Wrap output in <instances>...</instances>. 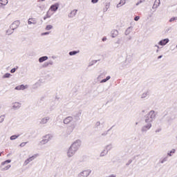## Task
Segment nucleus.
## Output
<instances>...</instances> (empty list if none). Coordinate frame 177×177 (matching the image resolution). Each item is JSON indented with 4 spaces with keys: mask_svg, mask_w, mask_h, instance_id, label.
I'll use <instances>...</instances> for the list:
<instances>
[{
    "mask_svg": "<svg viewBox=\"0 0 177 177\" xmlns=\"http://www.w3.org/2000/svg\"><path fill=\"white\" fill-rule=\"evenodd\" d=\"M73 121L74 118H73V116H68L63 120V124H64L65 125H68L69 124H71V125L68 126L66 129L67 135H71V133H73V132L74 131V129H75V128L77 127V123Z\"/></svg>",
    "mask_w": 177,
    "mask_h": 177,
    "instance_id": "obj_1",
    "label": "nucleus"
},
{
    "mask_svg": "<svg viewBox=\"0 0 177 177\" xmlns=\"http://www.w3.org/2000/svg\"><path fill=\"white\" fill-rule=\"evenodd\" d=\"M157 114L156 111H150L147 115H145V121L146 124H151L156 120Z\"/></svg>",
    "mask_w": 177,
    "mask_h": 177,
    "instance_id": "obj_2",
    "label": "nucleus"
},
{
    "mask_svg": "<svg viewBox=\"0 0 177 177\" xmlns=\"http://www.w3.org/2000/svg\"><path fill=\"white\" fill-rule=\"evenodd\" d=\"M71 147L76 151H78V149L81 147V140H76L71 144Z\"/></svg>",
    "mask_w": 177,
    "mask_h": 177,
    "instance_id": "obj_3",
    "label": "nucleus"
},
{
    "mask_svg": "<svg viewBox=\"0 0 177 177\" xmlns=\"http://www.w3.org/2000/svg\"><path fill=\"white\" fill-rule=\"evenodd\" d=\"M75 153H77V151H75V149H74V148H73L70 146V147L67 150L66 156H67L68 158H71V157H74V156L75 155Z\"/></svg>",
    "mask_w": 177,
    "mask_h": 177,
    "instance_id": "obj_4",
    "label": "nucleus"
},
{
    "mask_svg": "<svg viewBox=\"0 0 177 177\" xmlns=\"http://www.w3.org/2000/svg\"><path fill=\"white\" fill-rule=\"evenodd\" d=\"M91 172L92 170L91 169L83 170L77 174V177H88L89 175H91Z\"/></svg>",
    "mask_w": 177,
    "mask_h": 177,
    "instance_id": "obj_5",
    "label": "nucleus"
},
{
    "mask_svg": "<svg viewBox=\"0 0 177 177\" xmlns=\"http://www.w3.org/2000/svg\"><path fill=\"white\" fill-rule=\"evenodd\" d=\"M39 156V154L38 153H35L33 156H30V158H27L24 162V165H28V164H30V162H31V161H34V160H35V158H37V157H38Z\"/></svg>",
    "mask_w": 177,
    "mask_h": 177,
    "instance_id": "obj_6",
    "label": "nucleus"
},
{
    "mask_svg": "<svg viewBox=\"0 0 177 177\" xmlns=\"http://www.w3.org/2000/svg\"><path fill=\"white\" fill-rule=\"evenodd\" d=\"M52 138L50 137V135H46L44 137L43 140L40 142L41 145H46L49 140H50Z\"/></svg>",
    "mask_w": 177,
    "mask_h": 177,
    "instance_id": "obj_7",
    "label": "nucleus"
},
{
    "mask_svg": "<svg viewBox=\"0 0 177 177\" xmlns=\"http://www.w3.org/2000/svg\"><path fill=\"white\" fill-rule=\"evenodd\" d=\"M152 124L151 123H147V124L144 125L142 129H141V132H147L149 131V129H150V128H151Z\"/></svg>",
    "mask_w": 177,
    "mask_h": 177,
    "instance_id": "obj_8",
    "label": "nucleus"
},
{
    "mask_svg": "<svg viewBox=\"0 0 177 177\" xmlns=\"http://www.w3.org/2000/svg\"><path fill=\"white\" fill-rule=\"evenodd\" d=\"M19 26H20V21H15L10 26V28H12V30H15L19 28Z\"/></svg>",
    "mask_w": 177,
    "mask_h": 177,
    "instance_id": "obj_9",
    "label": "nucleus"
},
{
    "mask_svg": "<svg viewBox=\"0 0 177 177\" xmlns=\"http://www.w3.org/2000/svg\"><path fill=\"white\" fill-rule=\"evenodd\" d=\"M77 12H78V10L74 9L71 11V12L68 15V19H74L75 16H77Z\"/></svg>",
    "mask_w": 177,
    "mask_h": 177,
    "instance_id": "obj_10",
    "label": "nucleus"
},
{
    "mask_svg": "<svg viewBox=\"0 0 177 177\" xmlns=\"http://www.w3.org/2000/svg\"><path fill=\"white\" fill-rule=\"evenodd\" d=\"M49 120H50L49 116L41 118L39 122L40 125H45V124H48V121H49Z\"/></svg>",
    "mask_w": 177,
    "mask_h": 177,
    "instance_id": "obj_11",
    "label": "nucleus"
},
{
    "mask_svg": "<svg viewBox=\"0 0 177 177\" xmlns=\"http://www.w3.org/2000/svg\"><path fill=\"white\" fill-rule=\"evenodd\" d=\"M27 88H28V85L21 84L16 86L15 89V91H24V89H27Z\"/></svg>",
    "mask_w": 177,
    "mask_h": 177,
    "instance_id": "obj_12",
    "label": "nucleus"
},
{
    "mask_svg": "<svg viewBox=\"0 0 177 177\" xmlns=\"http://www.w3.org/2000/svg\"><path fill=\"white\" fill-rule=\"evenodd\" d=\"M59 3H56L50 7V10H51L52 12H56L57 9H59Z\"/></svg>",
    "mask_w": 177,
    "mask_h": 177,
    "instance_id": "obj_13",
    "label": "nucleus"
},
{
    "mask_svg": "<svg viewBox=\"0 0 177 177\" xmlns=\"http://www.w3.org/2000/svg\"><path fill=\"white\" fill-rule=\"evenodd\" d=\"M168 42H169V39H165L160 40L158 42V45H160V46H164L167 45V44H168Z\"/></svg>",
    "mask_w": 177,
    "mask_h": 177,
    "instance_id": "obj_14",
    "label": "nucleus"
},
{
    "mask_svg": "<svg viewBox=\"0 0 177 177\" xmlns=\"http://www.w3.org/2000/svg\"><path fill=\"white\" fill-rule=\"evenodd\" d=\"M95 127L97 129H102L104 128V125L103 123H101L100 121H97L96 122Z\"/></svg>",
    "mask_w": 177,
    "mask_h": 177,
    "instance_id": "obj_15",
    "label": "nucleus"
},
{
    "mask_svg": "<svg viewBox=\"0 0 177 177\" xmlns=\"http://www.w3.org/2000/svg\"><path fill=\"white\" fill-rule=\"evenodd\" d=\"M12 104H13L12 105L13 110H19V109H20V107H21V104H20L19 102H15Z\"/></svg>",
    "mask_w": 177,
    "mask_h": 177,
    "instance_id": "obj_16",
    "label": "nucleus"
},
{
    "mask_svg": "<svg viewBox=\"0 0 177 177\" xmlns=\"http://www.w3.org/2000/svg\"><path fill=\"white\" fill-rule=\"evenodd\" d=\"M28 24H33L34 26H35V24H37V19H35V18H29L28 20Z\"/></svg>",
    "mask_w": 177,
    "mask_h": 177,
    "instance_id": "obj_17",
    "label": "nucleus"
},
{
    "mask_svg": "<svg viewBox=\"0 0 177 177\" xmlns=\"http://www.w3.org/2000/svg\"><path fill=\"white\" fill-rule=\"evenodd\" d=\"M111 35L112 38H115L118 36V30L113 29L111 31Z\"/></svg>",
    "mask_w": 177,
    "mask_h": 177,
    "instance_id": "obj_18",
    "label": "nucleus"
},
{
    "mask_svg": "<svg viewBox=\"0 0 177 177\" xmlns=\"http://www.w3.org/2000/svg\"><path fill=\"white\" fill-rule=\"evenodd\" d=\"M160 3H161V1L160 0H155L152 9H157V8L160 6Z\"/></svg>",
    "mask_w": 177,
    "mask_h": 177,
    "instance_id": "obj_19",
    "label": "nucleus"
},
{
    "mask_svg": "<svg viewBox=\"0 0 177 177\" xmlns=\"http://www.w3.org/2000/svg\"><path fill=\"white\" fill-rule=\"evenodd\" d=\"M48 56H43L39 58V63H44V62H46L48 60Z\"/></svg>",
    "mask_w": 177,
    "mask_h": 177,
    "instance_id": "obj_20",
    "label": "nucleus"
},
{
    "mask_svg": "<svg viewBox=\"0 0 177 177\" xmlns=\"http://www.w3.org/2000/svg\"><path fill=\"white\" fill-rule=\"evenodd\" d=\"M127 3L126 0H120L119 3L116 6V8H121V6H124Z\"/></svg>",
    "mask_w": 177,
    "mask_h": 177,
    "instance_id": "obj_21",
    "label": "nucleus"
},
{
    "mask_svg": "<svg viewBox=\"0 0 177 177\" xmlns=\"http://www.w3.org/2000/svg\"><path fill=\"white\" fill-rule=\"evenodd\" d=\"M15 32V30H13L12 28H8L6 32V35H12V34H13V32Z\"/></svg>",
    "mask_w": 177,
    "mask_h": 177,
    "instance_id": "obj_22",
    "label": "nucleus"
},
{
    "mask_svg": "<svg viewBox=\"0 0 177 177\" xmlns=\"http://www.w3.org/2000/svg\"><path fill=\"white\" fill-rule=\"evenodd\" d=\"M167 161H168V156H165L164 158H162L160 160V164H164V162H167Z\"/></svg>",
    "mask_w": 177,
    "mask_h": 177,
    "instance_id": "obj_23",
    "label": "nucleus"
},
{
    "mask_svg": "<svg viewBox=\"0 0 177 177\" xmlns=\"http://www.w3.org/2000/svg\"><path fill=\"white\" fill-rule=\"evenodd\" d=\"M111 149H113V144H109V145L105 146V148H104V149L108 151V152L110 151V150H111Z\"/></svg>",
    "mask_w": 177,
    "mask_h": 177,
    "instance_id": "obj_24",
    "label": "nucleus"
},
{
    "mask_svg": "<svg viewBox=\"0 0 177 177\" xmlns=\"http://www.w3.org/2000/svg\"><path fill=\"white\" fill-rule=\"evenodd\" d=\"M111 78V76H107L105 79H103L100 81V84H104V82H107V81H109V80H110Z\"/></svg>",
    "mask_w": 177,
    "mask_h": 177,
    "instance_id": "obj_25",
    "label": "nucleus"
},
{
    "mask_svg": "<svg viewBox=\"0 0 177 177\" xmlns=\"http://www.w3.org/2000/svg\"><path fill=\"white\" fill-rule=\"evenodd\" d=\"M175 151H176V150L173 149L171 151L167 153V156L172 157V154H175Z\"/></svg>",
    "mask_w": 177,
    "mask_h": 177,
    "instance_id": "obj_26",
    "label": "nucleus"
},
{
    "mask_svg": "<svg viewBox=\"0 0 177 177\" xmlns=\"http://www.w3.org/2000/svg\"><path fill=\"white\" fill-rule=\"evenodd\" d=\"M108 151H106V149H104L101 153H100V157H104V156H106V154L108 153Z\"/></svg>",
    "mask_w": 177,
    "mask_h": 177,
    "instance_id": "obj_27",
    "label": "nucleus"
},
{
    "mask_svg": "<svg viewBox=\"0 0 177 177\" xmlns=\"http://www.w3.org/2000/svg\"><path fill=\"white\" fill-rule=\"evenodd\" d=\"M131 31H132V28H128L124 32L125 35H129V34H131Z\"/></svg>",
    "mask_w": 177,
    "mask_h": 177,
    "instance_id": "obj_28",
    "label": "nucleus"
},
{
    "mask_svg": "<svg viewBox=\"0 0 177 177\" xmlns=\"http://www.w3.org/2000/svg\"><path fill=\"white\" fill-rule=\"evenodd\" d=\"M106 73L104 72V73H102L100 75H98L97 77V80H100L102 78H104L106 77Z\"/></svg>",
    "mask_w": 177,
    "mask_h": 177,
    "instance_id": "obj_29",
    "label": "nucleus"
},
{
    "mask_svg": "<svg viewBox=\"0 0 177 177\" xmlns=\"http://www.w3.org/2000/svg\"><path fill=\"white\" fill-rule=\"evenodd\" d=\"M77 53H80V51H75V50L71 51V52H69V55L70 56H75V55H77Z\"/></svg>",
    "mask_w": 177,
    "mask_h": 177,
    "instance_id": "obj_30",
    "label": "nucleus"
},
{
    "mask_svg": "<svg viewBox=\"0 0 177 177\" xmlns=\"http://www.w3.org/2000/svg\"><path fill=\"white\" fill-rule=\"evenodd\" d=\"M0 5H3V6L8 5V0H0Z\"/></svg>",
    "mask_w": 177,
    "mask_h": 177,
    "instance_id": "obj_31",
    "label": "nucleus"
},
{
    "mask_svg": "<svg viewBox=\"0 0 177 177\" xmlns=\"http://www.w3.org/2000/svg\"><path fill=\"white\" fill-rule=\"evenodd\" d=\"M19 136H20V135H17V136H16V135L11 136L10 137V140H16V139H17V138H19Z\"/></svg>",
    "mask_w": 177,
    "mask_h": 177,
    "instance_id": "obj_32",
    "label": "nucleus"
},
{
    "mask_svg": "<svg viewBox=\"0 0 177 177\" xmlns=\"http://www.w3.org/2000/svg\"><path fill=\"white\" fill-rule=\"evenodd\" d=\"M12 76V75L10 73H6L2 76L3 79L5 78H10V77Z\"/></svg>",
    "mask_w": 177,
    "mask_h": 177,
    "instance_id": "obj_33",
    "label": "nucleus"
},
{
    "mask_svg": "<svg viewBox=\"0 0 177 177\" xmlns=\"http://www.w3.org/2000/svg\"><path fill=\"white\" fill-rule=\"evenodd\" d=\"M38 8L40 9V10H44V9H45V4H39Z\"/></svg>",
    "mask_w": 177,
    "mask_h": 177,
    "instance_id": "obj_34",
    "label": "nucleus"
},
{
    "mask_svg": "<svg viewBox=\"0 0 177 177\" xmlns=\"http://www.w3.org/2000/svg\"><path fill=\"white\" fill-rule=\"evenodd\" d=\"M10 167H12V166L10 165H8L6 166L5 167H2L1 171H8V169H9V168H10Z\"/></svg>",
    "mask_w": 177,
    "mask_h": 177,
    "instance_id": "obj_35",
    "label": "nucleus"
},
{
    "mask_svg": "<svg viewBox=\"0 0 177 177\" xmlns=\"http://www.w3.org/2000/svg\"><path fill=\"white\" fill-rule=\"evenodd\" d=\"M10 162H12V160H6V161L1 162V167L3 166V165H5L6 164H9V163H10Z\"/></svg>",
    "mask_w": 177,
    "mask_h": 177,
    "instance_id": "obj_36",
    "label": "nucleus"
},
{
    "mask_svg": "<svg viewBox=\"0 0 177 177\" xmlns=\"http://www.w3.org/2000/svg\"><path fill=\"white\" fill-rule=\"evenodd\" d=\"M110 8V3H107L105 6V8H104L103 11L104 12H107L109 10V8Z\"/></svg>",
    "mask_w": 177,
    "mask_h": 177,
    "instance_id": "obj_37",
    "label": "nucleus"
},
{
    "mask_svg": "<svg viewBox=\"0 0 177 177\" xmlns=\"http://www.w3.org/2000/svg\"><path fill=\"white\" fill-rule=\"evenodd\" d=\"M147 93H148V92L143 93L141 95V99H145V98L147 97Z\"/></svg>",
    "mask_w": 177,
    "mask_h": 177,
    "instance_id": "obj_38",
    "label": "nucleus"
},
{
    "mask_svg": "<svg viewBox=\"0 0 177 177\" xmlns=\"http://www.w3.org/2000/svg\"><path fill=\"white\" fill-rule=\"evenodd\" d=\"M3 121H5V115H2L0 116V124H1V122H3Z\"/></svg>",
    "mask_w": 177,
    "mask_h": 177,
    "instance_id": "obj_39",
    "label": "nucleus"
},
{
    "mask_svg": "<svg viewBox=\"0 0 177 177\" xmlns=\"http://www.w3.org/2000/svg\"><path fill=\"white\" fill-rule=\"evenodd\" d=\"M52 28H53V26L52 25H48V26L46 27V31H49V30H52Z\"/></svg>",
    "mask_w": 177,
    "mask_h": 177,
    "instance_id": "obj_40",
    "label": "nucleus"
},
{
    "mask_svg": "<svg viewBox=\"0 0 177 177\" xmlns=\"http://www.w3.org/2000/svg\"><path fill=\"white\" fill-rule=\"evenodd\" d=\"M50 17V15H49V11L47 12L46 16L44 17V20H46L47 19H49Z\"/></svg>",
    "mask_w": 177,
    "mask_h": 177,
    "instance_id": "obj_41",
    "label": "nucleus"
},
{
    "mask_svg": "<svg viewBox=\"0 0 177 177\" xmlns=\"http://www.w3.org/2000/svg\"><path fill=\"white\" fill-rule=\"evenodd\" d=\"M145 0H140L138 2H137V3L136 4V6H139V5H140V3H142V2H145Z\"/></svg>",
    "mask_w": 177,
    "mask_h": 177,
    "instance_id": "obj_42",
    "label": "nucleus"
},
{
    "mask_svg": "<svg viewBox=\"0 0 177 177\" xmlns=\"http://www.w3.org/2000/svg\"><path fill=\"white\" fill-rule=\"evenodd\" d=\"M50 32H46L41 34V35L43 37L44 35H49Z\"/></svg>",
    "mask_w": 177,
    "mask_h": 177,
    "instance_id": "obj_43",
    "label": "nucleus"
},
{
    "mask_svg": "<svg viewBox=\"0 0 177 177\" xmlns=\"http://www.w3.org/2000/svg\"><path fill=\"white\" fill-rule=\"evenodd\" d=\"M26 145H27V142H22L19 145L20 147H24V146H26Z\"/></svg>",
    "mask_w": 177,
    "mask_h": 177,
    "instance_id": "obj_44",
    "label": "nucleus"
},
{
    "mask_svg": "<svg viewBox=\"0 0 177 177\" xmlns=\"http://www.w3.org/2000/svg\"><path fill=\"white\" fill-rule=\"evenodd\" d=\"M175 20H176V17H172L169 19V22L172 23V21H175Z\"/></svg>",
    "mask_w": 177,
    "mask_h": 177,
    "instance_id": "obj_45",
    "label": "nucleus"
},
{
    "mask_svg": "<svg viewBox=\"0 0 177 177\" xmlns=\"http://www.w3.org/2000/svg\"><path fill=\"white\" fill-rule=\"evenodd\" d=\"M123 68H125V67H127V66H128V64H127V62H124L122 64Z\"/></svg>",
    "mask_w": 177,
    "mask_h": 177,
    "instance_id": "obj_46",
    "label": "nucleus"
},
{
    "mask_svg": "<svg viewBox=\"0 0 177 177\" xmlns=\"http://www.w3.org/2000/svg\"><path fill=\"white\" fill-rule=\"evenodd\" d=\"M132 160L131 159H130L129 161H128V162L126 164V165H127V167H128V165H129L130 164H132Z\"/></svg>",
    "mask_w": 177,
    "mask_h": 177,
    "instance_id": "obj_47",
    "label": "nucleus"
},
{
    "mask_svg": "<svg viewBox=\"0 0 177 177\" xmlns=\"http://www.w3.org/2000/svg\"><path fill=\"white\" fill-rule=\"evenodd\" d=\"M139 19H140V17H139V16H136L134 17L135 21H138L139 20Z\"/></svg>",
    "mask_w": 177,
    "mask_h": 177,
    "instance_id": "obj_48",
    "label": "nucleus"
},
{
    "mask_svg": "<svg viewBox=\"0 0 177 177\" xmlns=\"http://www.w3.org/2000/svg\"><path fill=\"white\" fill-rule=\"evenodd\" d=\"M117 45H120L121 44V39H118L116 42H115Z\"/></svg>",
    "mask_w": 177,
    "mask_h": 177,
    "instance_id": "obj_49",
    "label": "nucleus"
},
{
    "mask_svg": "<svg viewBox=\"0 0 177 177\" xmlns=\"http://www.w3.org/2000/svg\"><path fill=\"white\" fill-rule=\"evenodd\" d=\"M10 73H11L12 74L16 73V68H14L11 69Z\"/></svg>",
    "mask_w": 177,
    "mask_h": 177,
    "instance_id": "obj_50",
    "label": "nucleus"
},
{
    "mask_svg": "<svg viewBox=\"0 0 177 177\" xmlns=\"http://www.w3.org/2000/svg\"><path fill=\"white\" fill-rule=\"evenodd\" d=\"M49 66L48 62H46L44 64L43 67H48Z\"/></svg>",
    "mask_w": 177,
    "mask_h": 177,
    "instance_id": "obj_51",
    "label": "nucleus"
},
{
    "mask_svg": "<svg viewBox=\"0 0 177 177\" xmlns=\"http://www.w3.org/2000/svg\"><path fill=\"white\" fill-rule=\"evenodd\" d=\"M48 63V66H53V61H50Z\"/></svg>",
    "mask_w": 177,
    "mask_h": 177,
    "instance_id": "obj_52",
    "label": "nucleus"
},
{
    "mask_svg": "<svg viewBox=\"0 0 177 177\" xmlns=\"http://www.w3.org/2000/svg\"><path fill=\"white\" fill-rule=\"evenodd\" d=\"M99 0H91L92 3H97Z\"/></svg>",
    "mask_w": 177,
    "mask_h": 177,
    "instance_id": "obj_53",
    "label": "nucleus"
},
{
    "mask_svg": "<svg viewBox=\"0 0 177 177\" xmlns=\"http://www.w3.org/2000/svg\"><path fill=\"white\" fill-rule=\"evenodd\" d=\"M158 132H161V129L156 130V133H158Z\"/></svg>",
    "mask_w": 177,
    "mask_h": 177,
    "instance_id": "obj_54",
    "label": "nucleus"
},
{
    "mask_svg": "<svg viewBox=\"0 0 177 177\" xmlns=\"http://www.w3.org/2000/svg\"><path fill=\"white\" fill-rule=\"evenodd\" d=\"M106 39H107V38L104 37V38L102 39V41H106Z\"/></svg>",
    "mask_w": 177,
    "mask_h": 177,
    "instance_id": "obj_55",
    "label": "nucleus"
},
{
    "mask_svg": "<svg viewBox=\"0 0 177 177\" xmlns=\"http://www.w3.org/2000/svg\"><path fill=\"white\" fill-rule=\"evenodd\" d=\"M162 57V55H160L158 57V59H161Z\"/></svg>",
    "mask_w": 177,
    "mask_h": 177,
    "instance_id": "obj_56",
    "label": "nucleus"
},
{
    "mask_svg": "<svg viewBox=\"0 0 177 177\" xmlns=\"http://www.w3.org/2000/svg\"><path fill=\"white\" fill-rule=\"evenodd\" d=\"M171 50H175V48L174 47H171Z\"/></svg>",
    "mask_w": 177,
    "mask_h": 177,
    "instance_id": "obj_57",
    "label": "nucleus"
},
{
    "mask_svg": "<svg viewBox=\"0 0 177 177\" xmlns=\"http://www.w3.org/2000/svg\"><path fill=\"white\" fill-rule=\"evenodd\" d=\"M156 48H158V49H160V46H157V45H156L155 46Z\"/></svg>",
    "mask_w": 177,
    "mask_h": 177,
    "instance_id": "obj_58",
    "label": "nucleus"
},
{
    "mask_svg": "<svg viewBox=\"0 0 177 177\" xmlns=\"http://www.w3.org/2000/svg\"><path fill=\"white\" fill-rule=\"evenodd\" d=\"M44 1H45V0H39L38 2H41V1L44 2Z\"/></svg>",
    "mask_w": 177,
    "mask_h": 177,
    "instance_id": "obj_59",
    "label": "nucleus"
},
{
    "mask_svg": "<svg viewBox=\"0 0 177 177\" xmlns=\"http://www.w3.org/2000/svg\"><path fill=\"white\" fill-rule=\"evenodd\" d=\"M171 120H175V116L172 117Z\"/></svg>",
    "mask_w": 177,
    "mask_h": 177,
    "instance_id": "obj_60",
    "label": "nucleus"
},
{
    "mask_svg": "<svg viewBox=\"0 0 177 177\" xmlns=\"http://www.w3.org/2000/svg\"><path fill=\"white\" fill-rule=\"evenodd\" d=\"M110 177H115V175H111Z\"/></svg>",
    "mask_w": 177,
    "mask_h": 177,
    "instance_id": "obj_61",
    "label": "nucleus"
},
{
    "mask_svg": "<svg viewBox=\"0 0 177 177\" xmlns=\"http://www.w3.org/2000/svg\"><path fill=\"white\" fill-rule=\"evenodd\" d=\"M129 39H132V37H129Z\"/></svg>",
    "mask_w": 177,
    "mask_h": 177,
    "instance_id": "obj_62",
    "label": "nucleus"
},
{
    "mask_svg": "<svg viewBox=\"0 0 177 177\" xmlns=\"http://www.w3.org/2000/svg\"><path fill=\"white\" fill-rule=\"evenodd\" d=\"M156 53H158V50H156Z\"/></svg>",
    "mask_w": 177,
    "mask_h": 177,
    "instance_id": "obj_63",
    "label": "nucleus"
},
{
    "mask_svg": "<svg viewBox=\"0 0 177 177\" xmlns=\"http://www.w3.org/2000/svg\"><path fill=\"white\" fill-rule=\"evenodd\" d=\"M136 125H138V122H136Z\"/></svg>",
    "mask_w": 177,
    "mask_h": 177,
    "instance_id": "obj_64",
    "label": "nucleus"
}]
</instances>
